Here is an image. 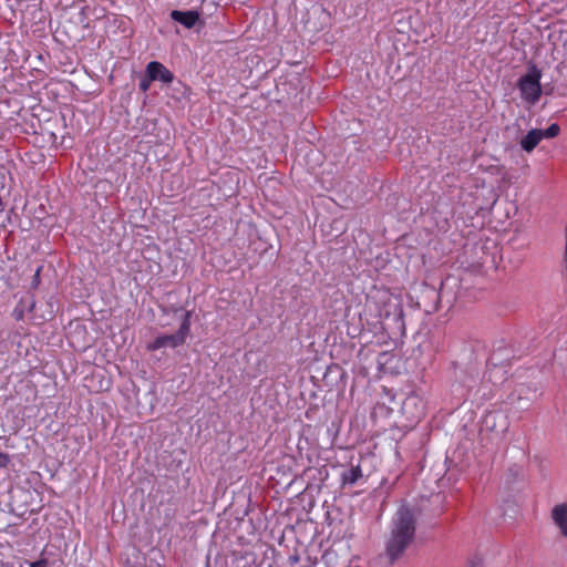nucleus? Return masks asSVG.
Wrapping results in <instances>:
<instances>
[{"instance_id": "obj_1", "label": "nucleus", "mask_w": 567, "mask_h": 567, "mask_svg": "<svg viewBox=\"0 0 567 567\" xmlns=\"http://www.w3.org/2000/svg\"><path fill=\"white\" fill-rule=\"evenodd\" d=\"M416 520L413 511L402 505L393 515L384 538V557L390 565L403 559L414 546Z\"/></svg>"}, {"instance_id": "obj_2", "label": "nucleus", "mask_w": 567, "mask_h": 567, "mask_svg": "<svg viewBox=\"0 0 567 567\" xmlns=\"http://www.w3.org/2000/svg\"><path fill=\"white\" fill-rule=\"evenodd\" d=\"M542 71L535 65L529 64L527 73L518 79L517 87L520 97L528 104H536L542 96Z\"/></svg>"}, {"instance_id": "obj_3", "label": "nucleus", "mask_w": 567, "mask_h": 567, "mask_svg": "<svg viewBox=\"0 0 567 567\" xmlns=\"http://www.w3.org/2000/svg\"><path fill=\"white\" fill-rule=\"evenodd\" d=\"M190 318L192 312L186 311L184 313L183 321L177 332L173 334H162L155 338L151 343L147 344L148 351H156L162 348H177L185 343L187 336L190 332Z\"/></svg>"}, {"instance_id": "obj_4", "label": "nucleus", "mask_w": 567, "mask_h": 567, "mask_svg": "<svg viewBox=\"0 0 567 567\" xmlns=\"http://www.w3.org/2000/svg\"><path fill=\"white\" fill-rule=\"evenodd\" d=\"M536 389L532 390L527 385H519L508 395V403L517 411H527L537 396Z\"/></svg>"}, {"instance_id": "obj_5", "label": "nucleus", "mask_w": 567, "mask_h": 567, "mask_svg": "<svg viewBox=\"0 0 567 567\" xmlns=\"http://www.w3.org/2000/svg\"><path fill=\"white\" fill-rule=\"evenodd\" d=\"M145 71L148 74V80L159 81L164 84H169L174 80V74L163 63L158 61H151Z\"/></svg>"}, {"instance_id": "obj_6", "label": "nucleus", "mask_w": 567, "mask_h": 567, "mask_svg": "<svg viewBox=\"0 0 567 567\" xmlns=\"http://www.w3.org/2000/svg\"><path fill=\"white\" fill-rule=\"evenodd\" d=\"M483 427L492 432H505L507 430V422L499 412H487L483 419Z\"/></svg>"}, {"instance_id": "obj_7", "label": "nucleus", "mask_w": 567, "mask_h": 567, "mask_svg": "<svg viewBox=\"0 0 567 567\" xmlns=\"http://www.w3.org/2000/svg\"><path fill=\"white\" fill-rule=\"evenodd\" d=\"M550 517L560 535L567 538V503L555 505L551 509Z\"/></svg>"}, {"instance_id": "obj_8", "label": "nucleus", "mask_w": 567, "mask_h": 567, "mask_svg": "<svg viewBox=\"0 0 567 567\" xmlns=\"http://www.w3.org/2000/svg\"><path fill=\"white\" fill-rule=\"evenodd\" d=\"M171 18L175 21L181 23L187 29H192L195 27L197 21L199 20V13L195 10H188V11H179V10H173L171 12Z\"/></svg>"}, {"instance_id": "obj_9", "label": "nucleus", "mask_w": 567, "mask_h": 567, "mask_svg": "<svg viewBox=\"0 0 567 567\" xmlns=\"http://www.w3.org/2000/svg\"><path fill=\"white\" fill-rule=\"evenodd\" d=\"M363 477V472L361 468L360 463L358 464H350L348 468H346L341 473V483L343 486H352L357 484L361 478Z\"/></svg>"}, {"instance_id": "obj_10", "label": "nucleus", "mask_w": 567, "mask_h": 567, "mask_svg": "<svg viewBox=\"0 0 567 567\" xmlns=\"http://www.w3.org/2000/svg\"><path fill=\"white\" fill-rule=\"evenodd\" d=\"M543 140L540 130L534 128L529 131L522 140H520V147L527 152L530 153Z\"/></svg>"}, {"instance_id": "obj_11", "label": "nucleus", "mask_w": 567, "mask_h": 567, "mask_svg": "<svg viewBox=\"0 0 567 567\" xmlns=\"http://www.w3.org/2000/svg\"><path fill=\"white\" fill-rule=\"evenodd\" d=\"M322 560L327 567H344V564H340L337 560V551L333 549L326 550L322 555Z\"/></svg>"}, {"instance_id": "obj_12", "label": "nucleus", "mask_w": 567, "mask_h": 567, "mask_svg": "<svg viewBox=\"0 0 567 567\" xmlns=\"http://www.w3.org/2000/svg\"><path fill=\"white\" fill-rule=\"evenodd\" d=\"M560 132V127L557 123L550 124L546 130H540V134L543 138H553L557 136Z\"/></svg>"}, {"instance_id": "obj_13", "label": "nucleus", "mask_w": 567, "mask_h": 567, "mask_svg": "<svg viewBox=\"0 0 567 567\" xmlns=\"http://www.w3.org/2000/svg\"><path fill=\"white\" fill-rule=\"evenodd\" d=\"M420 403H421V401H420V399H419V396H417V395H410V396H408V398L404 400V402H403V404H402V410H403L404 412H406V411H408V409H410L411 406H415V408H417V405H419Z\"/></svg>"}, {"instance_id": "obj_14", "label": "nucleus", "mask_w": 567, "mask_h": 567, "mask_svg": "<svg viewBox=\"0 0 567 567\" xmlns=\"http://www.w3.org/2000/svg\"><path fill=\"white\" fill-rule=\"evenodd\" d=\"M152 82H153V80H148V74L145 71V74L143 75V78L141 79L140 84H138L140 90L143 93H146L150 90Z\"/></svg>"}, {"instance_id": "obj_15", "label": "nucleus", "mask_w": 567, "mask_h": 567, "mask_svg": "<svg viewBox=\"0 0 567 567\" xmlns=\"http://www.w3.org/2000/svg\"><path fill=\"white\" fill-rule=\"evenodd\" d=\"M10 463V456L7 453L0 452V468H4Z\"/></svg>"}, {"instance_id": "obj_16", "label": "nucleus", "mask_w": 567, "mask_h": 567, "mask_svg": "<svg viewBox=\"0 0 567 567\" xmlns=\"http://www.w3.org/2000/svg\"><path fill=\"white\" fill-rule=\"evenodd\" d=\"M47 566H48L47 559H39V560L32 561L30 564V567H47Z\"/></svg>"}, {"instance_id": "obj_17", "label": "nucleus", "mask_w": 567, "mask_h": 567, "mask_svg": "<svg viewBox=\"0 0 567 567\" xmlns=\"http://www.w3.org/2000/svg\"><path fill=\"white\" fill-rule=\"evenodd\" d=\"M422 414H423V406L421 405L420 408L416 409V413L413 415V417L419 419V417H421Z\"/></svg>"}, {"instance_id": "obj_18", "label": "nucleus", "mask_w": 567, "mask_h": 567, "mask_svg": "<svg viewBox=\"0 0 567 567\" xmlns=\"http://www.w3.org/2000/svg\"><path fill=\"white\" fill-rule=\"evenodd\" d=\"M40 271H41V268L39 267L34 275V281H37V282L39 281Z\"/></svg>"}]
</instances>
